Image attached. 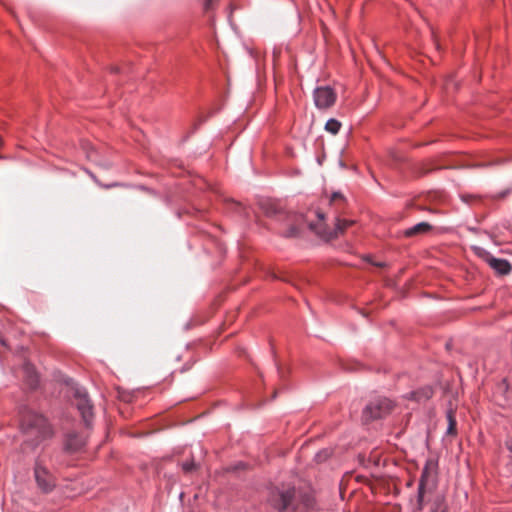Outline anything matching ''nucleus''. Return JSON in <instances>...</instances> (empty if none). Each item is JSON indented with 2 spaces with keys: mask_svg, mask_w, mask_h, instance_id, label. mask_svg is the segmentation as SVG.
Returning a JSON list of instances; mask_svg holds the SVG:
<instances>
[{
  "mask_svg": "<svg viewBox=\"0 0 512 512\" xmlns=\"http://www.w3.org/2000/svg\"><path fill=\"white\" fill-rule=\"evenodd\" d=\"M21 428L25 436L22 451L28 453L40 444L41 441L52 436V429L46 418L29 407L20 411Z\"/></svg>",
  "mask_w": 512,
  "mask_h": 512,
  "instance_id": "1",
  "label": "nucleus"
},
{
  "mask_svg": "<svg viewBox=\"0 0 512 512\" xmlns=\"http://www.w3.org/2000/svg\"><path fill=\"white\" fill-rule=\"evenodd\" d=\"M271 505L279 512H314V498L294 488L277 489L270 498Z\"/></svg>",
  "mask_w": 512,
  "mask_h": 512,
  "instance_id": "2",
  "label": "nucleus"
},
{
  "mask_svg": "<svg viewBox=\"0 0 512 512\" xmlns=\"http://www.w3.org/2000/svg\"><path fill=\"white\" fill-rule=\"evenodd\" d=\"M317 216L318 222H310L308 226L317 235L327 240L338 238L339 236L343 235L348 230V228L352 227L355 224L354 220L336 217L335 227L333 229H328L323 222L324 214L318 212Z\"/></svg>",
  "mask_w": 512,
  "mask_h": 512,
  "instance_id": "3",
  "label": "nucleus"
},
{
  "mask_svg": "<svg viewBox=\"0 0 512 512\" xmlns=\"http://www.w3.org/2000/svg\"><path fill=\"white\" fill-rule=\"evenodd\" d=\"M393 402L386 397H376L369 401L362 413L365 423L378 420L389 415L393 409Z\"/></svg>",
  "mask_w": 512,
  "mask_h": 512,
  "instance_id": "4",
  "label": "nucleus"
},
{
  "mask_svg": "<svg viewBox=\"0 0 512 512\" xmlns=\"http://www.w3.org/2000/svg\"><path fill=\"white\" fill-rule=\"evenodd\" d=\"M73 404L80 412L84 424L90 427L94 416L93 405L84 389L80 387L73 388Z\"/></svg>",
  "mask_w": 512,
  "mask_h": 512,
  "instance_id": "5",
  "label": "nucleus"
},
{
  "mask_svg": "<svg viewBox=\"0 0 512 512\" xmlns=\"http://www.w3.org/2000/svg\"><path fill=\"white\" fill-rule=\"evenodd\" d=\"M437 461L435 459H428L421 476V482L418 489V503L421 499V494L424 491H431L436 486L437 475Z\"/></svg>",
  "mask_w": 512,
  "mask_h": 512,
  "instance_id": "6",
  "label": "nucleus"
},
{
  "mask_svg": "<svg viewBox=\"0 0 512 512\" xmlns=\"http://www.w3.org/2000/svg\"><path fill=\"white\" fill-rule=\"evenodd\" d=\"M34 477L38 487L43 492H50L55 486V478L40 460H37L34 468Z\"/></svg>",
  "mask_w": 512,
  "mask_h": 512,
  "instance_id": "7",
  "label": "nucleus"
},
{
  "mask_svg": "<svg viewBox=\"0 0 512 512\" xmlns=\"http://www.w3.org/2000/svg\"><path fill=\"white\" fill-rule=\"evenodd\" d=\"M314 103L319 109H327L334 105L336 101V93L329 86L318 87L313 93Z\"/></svg>",
  "mask_w": 512,
  "mask_h": 512,
  "instance_id": "8",
  "label": "nucleus"
},
{
  "mask_svg": "<svg viewBox=\"0 0 512 512\" xmlns=\"http://www.w3.org/2000/svg\"><path fill=\"white\" fill-rule=\"evenodd\" d=\"M476 252L479 256L483 257L488 262V264L499 274L507 275L510 273L512 267L507 260L495 258L482 248H476Z\"/></svg>",
  "mask_w": 512,
  "mask_h": 512,
  "instance_id": "9",
  "label": "nucleus"
},
{
  "mask_svg": "<svg viewBox=\"0 0 512 512\" xmlns=\"http://www.w3.org/2000/svg\"><path fill=\"white\" fill-rule=\"evenodd\" d=\"M86 444V440L79 436L76 433H70L67 436L65 448L69 452H78L80 451Z\"/></svg>",
  "mask_w": 512,
  "mask_h": 512,
  "instance_id": "10",
  "label": "nucleus"
},
{
  "mask_svg": "<svg viewBox=\"0 0 512 512\" xmlns=\"http://www.w3.org/2000/svg\"><path fill=\"white\" fill-rule=\"evenodd\" d=\"M293 223L289 226V228L283 233L286 238H296L299 237L302 224L304 223V218L302 215H291Z\"/></svg>",
  "mask_w": 512,
  "mask_h": 512,
  "instance_id": "11",
  "label": "nucleus"
},
{
  "mask_svg": "<svg viewBox=\"0 0 512 512\" xmlns=\"http://www.w3.org/2000/svg\"><path fill=\"white\" fill-rule=\"evenodd\" d=\"M23 376L27 385L34 389L38 384V375L33 365L25 363L23 366Z\"/></svg>",
  "mask_w": 512,
  "mask_h": 512,
  "instance_id": "12",
  "label": "nucleus"
},
{
  "mask_svg": "<svg viewBox=\"0 0 512 512\" xmlns=\"http://www.w3.org/2000/svg\"><path fill=\"white\" fill-rule=\"evenodd\" d=\"M446 419H447V430L446 435L455 437L457 435V421L455 417V411L450 408L446 413Z\"/></svg>",
  "mask_w": 512,
  "mask_h": 512,
  "instance_id": "13",
  "label": "nucleus"
},
{
  "mask_svg": "<svg viewBox=\"0 0 512 512\" xmlns=\"http://www.w3.org/2000/svg\"><path fill=\"white\" fill-rule=\"evenodd\" d=\"M330 204L333 205L337 211L344 209L346 198L340 192H334L330 197Z\"/></svg>",
  "mask_w": 512,
  "mask_h": 512,
  "instance_id": "14",
  "label": "nucleus"
},
{
  "mask_svg": "<svg viewBox=\"0 0 512 512\" xmlns=\"http://www.w3.org/2000/svg\"><path fill=\"white\" fill-rule=\"evenodd\" d=\"M264 213L269 216H277L282 213V208L276 202H266L263 204Z\"/></svg>",
  "mask_w": 512,
  "mask_h": 512,
  "instance_id": "15",
  "label": "nucleus"
},
{
  "mask_svg": "<svg viewBox=\"0 0 512 512\" xmlns=\"http://www.w3.org/2000/svg\"><path fill=\"white\" fill-rule=\"evenodd\" d=\"M438 228L429 222H418V234H427L431 232H438Z\"/></svg>",
  "mask_w": 512,
  "mask_h": 512,
  "instance_id": "16",
  "label": "nucleus"
},
{
  "mask_svg": "<svg viewBox=\"0 0 512 512\" xmlns=\"http://www.w3.org/2000/svg\"><path fill=\"white\" fill-rule=\"evenodd\" d=\"M341 123L336 119H329L325 124V130L335 135L339 132Z\"/></svg>",
  "mask_w": 512,
  "mask_h": 512,
  "instance_id": "17",
  "label": "nucleus"
},
{
  "mask_svg": "<svg viewBox=\"0 0 512 512\" xmlns=\"http://www.w3.org/2000/svg\"><path fill=\"white\" fill-rule=\"evenodd\" d=\"M434 394V390L431 386H427L421 389V391H418V399L424 398V399H430Z\"/></svg>",
  "mask_w": 512,
  "mask_h": 512,
  "instance_id": "18",
  "label": "nucleus"
},
{
  "mask_svg": "<svg viewBox=\"0 0 512 512\" xmlns=\"http://www.w3.org/2000/svg\"><path fill=\"white\" fill-rule=\"evenodd\" d=\"M197 468H198V465L194 462V460H191L189 462H184L182 464V469L186 473H190V472H192L193 470H195Z\"/></svg>",
  "mask_w": 512,
  "mask_h": 512,
  "instance_id": "19",
  "label": "nucleus"
},
{
  "mask_svg": "<svg viewBox=\"0 0 512 512\" xmlns=\"http://www.w3.org/2000/svg\"><path fill=\"white\" fill-rule=\"evenodd\" d=\"M329 456V453L328 451L324 450V451H321L319 452L317 455H316V459L317 461H322V460H325L327 457Z\"/></svg>",
  "mask_w": 512,
  "mask_h": 512,
  "instance_id": "20",
  "label": "nucleus"
},
{
  "mask_svg": "<svg viewBox=\"0 0 512 512\" xmlns=\"http://www.w3.org/2000/svg\"><path fill=\"white\" fill-rule=\"evenodd\" d=\"M416 234V226H413L405 231V235L410 237Z\"/></svg>",
  "mask_w": 512,
  "mask_h": 512,
  "instance_id": "21",
  "label": "nucleus"
},
{
  "mask_svg": "<svg viewBox=\"0 0 512 512\" xmlns=\"http://www.w3.org/2000/svg\"><path fill=\"white\" fill-rule=\"evenodd\" d=\"M434 168H426V166H422L421 168L418 167V174L422 173V174H426L428 173L429 171H432Z\"/></svg>",
  "mask_w": 512,
  "mask_h": 512,
  "instance_id": "22",
  "label": "nucleus"
},
{
  "mask_svg": "<svg viewBox=\"0 0 512 512\" xmlns=\"http://www.w3.org/2000/svg\"><path fill=\"white\" fill-rule=\"evenodd\" d=\"M212 4H213V0H205L204 1V8H205V10L211 9Z\"/></svg>",
  "mask_w": 512,
  "mask_h": 512,
  "instance_id": "23",
  "label": "nucleus"
},
{
  "mask_svg": "<svg viewBox=\"0 0 512 512\" xmlns=\"http://www.w3.org/2000/svg\"><path fill=\"white\" fill-rule=\"evenodd\" d=\"M506 446H507V448L509 449V451H511V452H512V438H511V439H509V440H507V442H506Z\"/></svg>",
  "mask_w": 512,
  "mask_h": 512,
  "instance_id": "24",
  "label": "nucleus"
},
{
  "mask_svg": "<svg viewBox=\"0 0 512 512\" xmlns=\"http://www.w3.org/2000/svg\"><path fill=\"white\" fill-rule=\"evenodd\" d=\"M373 265L377 266V267H385L386 264L384 262H374Z\"/></svg>",
  "mask_w": 512,
  "mask_h": 512,
  "instance_id": "25",
  "label": "nucleus"
},
{
  "mask_svg": "<svg viewBox=\"0 0 512 512\" xmlns=\"http://www.w3.org/2000/svg\"><path fill=\"white\" fill-rule=\"evenodd\" d=\"M88 158L92 159V158H93V154H92V153H89V154H88Z\"/></svg>",
  "mask_w": 512,
  "mask_h": 512,
  "instance_id": "26",
  "label": "nucleus"
},
{
  "mask_svg": "<svg viewBox=\"0 0 512 512\" xmlns=\"http://www.w3.org/2000/svg\"><path fill=\"white\" fill-rule=\"evenodd\" d=\"M2 145V139L0 138V146Z\"/></svg>",
  "mask_w": 512,
  "mask_h": 512,
  "instance_id": "27",
  "label": "nucleus"
}]
</instances>
